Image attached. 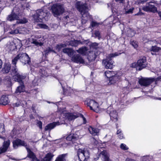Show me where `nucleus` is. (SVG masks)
Returning <instances> with one entry per match:
<instances>
[{
  "label": "nucleus",
  "instance_id": "f257e3e1",
  "mask_svg": "<svg viewBox=\"0 0 161 161\" xmlns=\"http://www.w3.org/2000/svg\"><path fill=\"white\" fill-rule=\"evenodd\" d=\"M75 6L82 15V23L85 24L88 20L91 18V16L89 15L88 12L87 5L86 3L78 1L76 3Z\"/></svg>",
  "mask_w": 161,
  "mask_h": 161
},
{
  "label": "nucleus",
  "instance_id": "f03ea898",
  "mask_svg": "<svg viewBox=\"0 0 161 161\" xmlns=\"http://www.w3.org/2000/svg\"><path fill=\"white\" fill-rule=\"evenodd\" d=\"M50 13L45 10L39 9L36 11V13L33 15V18L35 21L40 22L43 18L48 16Z\"/></svg>",
  "mask_w": 161,
  "mask_h": 161
},
{
  "label": "nucleus",
  "instance_id": "7ed1b4c3",
  "mask_svg": "<svg viewBox=\"0 0 161 161\" xmlns=\"http://www.w3.org/2000/svg\"><path fill=\"white\" fill-rule=\"evenodd\" d=\"M120 54V53H114L110 54L108 55L106 59L103 60V63L106 69H112L113 66L112 58L118 56Z\"/></svg>",
  "mask_w": 161,
  "mask_h": 161
},
{
  "label": "nucleus",
  "instance_id": "20e7f679",
  "mask_svg": "<svg viewBox=\"0 0 161 161\" xmlns=\"http://www.w3.org/2000/svg\"><path fill=\"white\" fill-rule=\"evenodd\" d=\"M19 14L15 13L13 11L11 14L7 16L6 19L10 21L17 20L16 24H25L27 22V21L25 18L20 19Z\"/></svg>",
  "mask_w": 161,
  "mask_h": 161
},
{
  "label": "nucleus",
  "instance_id": "39448f33",
  "mask_svg": "<svg viewBox=\"0 0 161 161\" xmlns=\"http://www.w3.org/2000/svg\"><path fill=\"white\" fill-rule=\"evenodd\" d=\"M51 10L52 14L55 17L60 15L64 11L63 5L59 3L53 4L51 7Z\"/></svg>",
  "mask_w": 161,
  "mask_h": 161
},
{
  "label": "nucleus",
  "instance_id": "423d86ee",
  "mask_svg": "<svg viewBox=\"0 0 161 161\" xmlns=\"http://www.w3.org/2000/svg\"><path fill=\"white\" fill-rule=\"evenodd\" d=\"M77 155L80 161H86L90 157L89 152L87 149H79Z\"/></svg>",
  "mask_w": 161,
  "mask_h": 161
},
{
  "label": "nucleus",
  "instance_id": "0eeeda50",
  "mask_svg": "<svg viewBox=\"0 0 161 161\" xmlns=\"http://www.w3.org/2000/svg\"><path fill=\"white\" fill-rule=\"evenodd\" d=\"M137 62L138 66L136 67V70H141L145 68L147 65L146 58L145 57L141 58Z\"/></svg>",
  "mask_w": 161,
  "mask_h": 161
},
{
  "label": "nucleus",
  "instance_id": "6e6552de",
  "mask_svg": "<svg viewBox=\"0 0 161 161\" xmlns=\"http://www.w3.org/2000/svg\"><path fill=\"white\" fill-rule=\"evenodd\" d=\"M142 9L148 12L155 13L158 12L157 8L154 5L148 3L142 7Z\"/></svg>",
  "mask_w": 161,
  "mask_h": 161
},
{
  "label": "nucleus",
  "instance_id": "1a4fd4ad",
  "mask_svg": "<svg viewBox=\"0 0 161 161\" xmlns=\"http://www.w3.org/2000/svg\"><path fill=\"white\" fill-rule=\"evenodd\" d=\"M87 104L90 109L97 112L99 111V106L98 103L93 100H91L87 102Z\"/></svg>",
  "mask_w": 161,
  "mask_h": 161
},
{
  "label": "nucleus",
  "instance_id": "9d476101",
  "mask_svg": "<svg viewBox=\"0 0 161 161\" xmlns=\"http://www.w3.org/2000/svg\"><path fill=\"white\" fill-rule=\"evenodd\" d=\"M19 60L24 65L26 64H30L31 62L30 58L26 53H19Z\"/></svg>",
  "mask_w": 161,
  "mask_h": 161
},
{
  "label": "nucleus",
  "instance_id": "9b49d317",
  "mask_svg": "<svg viewBox=\"0 0 161 161\" xmlns=\"http://www.w3.org/2000/svg\"><path fill=\"white\" fill-rule=\"evenodd\" d=\"M154 80L152 78H142L139 80V82L142 86H147L153 82Z\"/></svg>",
  "mask_w": 161,
  "mask_h": 161
},
{
  "label": "nucleus",
  "instance_id": "f8f14e48",
  "mask_svg": "<svg viewBox=\"0 0 161 161\" xmlns=\"http://www.w3.org/2000/svg\"><path fill=\"white\" fill-rule=\"evenodd\" d=\"M13 143L14 148L15 149L17 148L18 147L20 146L26 147L27 146V144L25 141L18 139L14 141Z\"/></svg>",
  "mask_w": 161,
  "mask_h": 161
},
{
  "label": "nucleus",
  "instance_id": "ddd939ff",
  "mask_svg": "<svg viewBox=\"0 0 161 161\" xmlns=\"http://www.w3.org/2000/svg\"><path fill=\"white\" fill-rule=\"evenodd\" d=\"M71 60L72 61L77 63L83 64L84 63V59L79 54L74 55L72 57Z\"/></svg>",
  "mask_w": 161,
  "mask_h": 161
},
{
  "label": "nucleus",
  "instance_id": "4468645a",
  "mask_svg": "<svg viewBox=\"0 0 161 161\" xmlns=\"http://www.w3.org/2000/svg\"><path fill=\"white\" fill-rule=\"evenodd\" d=\"M121 78V76L116 74L115 75L109 79L108 84L112 85L115 84L117 82L120 81Z\"/></svg>",
  "mask_w": 161,
  "mask_h": 161
},
{
  "label": "nucleus",
  "instance_id": "2eb2a0df",
  "mask_svg": "<svg viewBox=\"0 0 161 161\" xmlns=\"http://www.w3.org/2000/svg\"><path fill=\"white\" fill-rule=\"evenodd\" d=\"M26 76L20 74L19 73L17 74L16 75L13 76V78L15 81H17L20 83H23L22 80L25 79Z\"/></svg>",
  "mask_w": 161,
  "mask_h": 161
},
{
  "label": "nucleus",
  "instance_id": "dca6fc26",
  "mask_svg": "<svg viewBox=\"0 0 161 161\" xmlns=\"http://www.w3.org/2000/svg\"><path fill=\"white\" fill-rule=\"evenodd\" d=\"M11 69V65L9 63H6L3 65L2 69V72L4 74L9 73Z\"/></svg>",
  "mask_w": 161,
  "mask_h": 161
},
{
  "label": "nucleus",
  "instance_id": "f3484780",
  "mask_svg": "<svg viewBox=\"0 0 161 161\" xmlns=\"http://www.w3.org/2000/svg\"><path fill=\"white\" fill-rule=\"evenodd\" d=\"M100 155L102 157L103 161H111L109 158V154L106 151L104 150L102 152Z\"/></svg>",
  "mask_w": 161,
  "mask_h": 161
},
{
  "label": "nucleus",
  "instance_id": "a211bd4d",
  "mask_svg": "<svg viewBox=\"0 0 161 161\" xmlns=\"http://www.w3.org/2000/svg\"><path fill=\"white\" fill-rule=\"evenodd\" d=\"M26 149L28 152L27 156L31 159L32 161H40L36 157L34 153L32 152L29 148L26 147Z\"/></svg>",
  "mask_w": 161,
  "mask_h": 161
},
{
  "label": "nucleus",
  "instance_id": "6ab92c4d",
  "mask_svg": "<svg viewBox=\"0 0 161 161\" xmlns=\"http://www.w3.org/2000/svg\"><path fill=\"white\" fill-rule=\"evenodd\" d=\"M10 143L9 140L4 142L3 147L0 148V154L5 152L8 148Z\"/></svg>",
  "mask_w": 161,
  "mask_h": 161
},
{
  "label": "nucleus",
  "instance_id": "aec40b11",
  "mask_svg": "<svg viewBox=\"0 0 161 161\" xmlns=\"http://www.w3.org/2000/svg\"><path fill=\"white\" fill-rule=\"evenodd\" d=\"M79 117L78 114L75 113H67L65 114V117L69 121L74 120Z\"/></svg>",
  "mask_w": 161,
  "mask_h": 161
},
{
  "label": "nucleus",
  "instance_id": "412c9836",
  "mask_svg": "<svg viewBox=\"0 0 161 161\" xmlns=\"http://www.w3.org/2000/svg\"><path fill=\"white\" fill-rule=\"evenodd\" d=\"M59 125V122H54L50 123L46 125L45 128V131L50 130L54 128L57 125Z\"/></svg>",
  "mask_w": 161,
  "mask_h": 161
},
{
  "label": "nucleus",
  "instance_id": "4be33fe9",
  "mask_svg": "<svg viewBox=\"0 0 161 161\" xmlns=\"http://www.w3.org/2000/svg\"><path fill=\"white\" fill-rule=\"evenodd\" d=\"M18 24H13L11 28V31L9 32V33L11 34H16L18 33H20V31L18 27L15 29V27Z\"/></svg>",
  "mask_w": 161,
  "mask_h": 161
},
{
  "label": "nucleus",
  "instance_id": "5701e85b",
  "mask_svg": "<svg viewBox=\"0 0 161 161\" xmlns=\"http://www.w3.org/2000/svg\"><path fill=\"white\" fill-rule=\"evenodd\" d=\"M9 102L8 98L6 96L3 95L0 98V104L6 105L8 104Z\"/></svg>",
  "mask_w": 161,
  "mask_h": 161
},
{
  "label": "nucleus",
  "instance_id": "b1692460",
  "mask_svg": "<svg viewBox=\"0 0 161 161\" xmlns=\"http://www.w3.org/2000/svg\"><path fill=\"white\" fill-rule=\"evenodd\" d=\"M116 74L117 73L116 72L113 71H106L105 72L104 75L109 80V79H110V78H111L114 76L115 75H116Z\"/></svg>",
  "mask_w": 161,
  "mask_h": 161
},
{
  "label": "nucleus",
  "instance_id": "393cba45",
  "mask_svg": "<svg viewBox=\"0 0 161 161\" xmlns=\"http://www.w3.org/2000/svg\"><path fill=\"white\" fill-rule=\"evenodd\" d=\"M63 52L67 53L69 56L71 57L73 55L75 51L71 48H65L63 49Z\"/></svg>",
  "mask_w": 161,
  "mask_h": 161
},
{
  "label": "nucleus",
  "instance_id": "a878e982",
  "mask_svg": "<svg viewBox=\"0 0 161 161\" xmlns=\"http://www.w3.org/2000/svg\"><path fill=\"white\" fill-rule=\"evenodd\" d=\"M90 133L93 136L97 135L99 132V130L98 129L92 127H90L88 128Z\"/></svg>",
  "mask_w": 161,
  "mask_h": 161
},
{
  "label": "nucleus",
  "instance_id": "bb28decb",
  "mask_svg": "<svg viewBox=\"0 0 161 161\" xmlns=\"http://www.w3.org/2000/svg\"><path fill=\"white\" fill-rule=\"evenodd\" d=\"M20 84V86H18L16 89L15 92L21 93L25 91V86L23 83Z\"/></svg>",
  "mask_w": 161,
  "mask_h": 161
},
{
  "label": "nucleus",
  "instance_id": "cd10ccee",
  "mask_svg": "<svg viewBox=\"0 0 161 161\" xmlns=\"http://www.w3.org/2000/svg\"><path fill=\"white\" fill-rule=\"evenodd\" d=\"M78 137L76 135L73 134V135L70 134L68 136L66 137V139L67 140L74 141L75 140L77 139Z\"/></svg>",
  "mask_w": 161,
  "mask_h": 161
},
{
  "label": "nucleus",
  "instance_id": "c85d7f7f",
  "mask_svg": "<svg viewBox=\"0 0 161 161\" xmlns=\"http://www.w3.org/2000/svg\"><path fill=\"white\" fill-rule=\"evenodd\" d=\"M19 73L18 71V70L16 68V65H14V66L13 67L11 70V75L14 76V75H16L17 74H18Z\"/></svg>",
  "mask_w": 161,
  "mask_h": 161
},
{
  "label": "nucleus",
  "instance_id": "c756f323",
  "mask_svg": "<svg viewBox=\"0 0 161 161\" xmlns=\"http://www.w3.org/2000/svg\"><path fill=\"white\" fill-rule=\"evenodd\" d=\"M97 55L95 53H90L88 55V59L89 61L94 60L96 58Z\"/></svg>",
  "mask_w": 161,
  "mask_h": 161
},
{
  "label": "nucleus",
  "instance_id": "7c9ffc66",
  "mask_svg": "<svg viewBox=\"0 0 161 161\" xmlns=\"http://www.w3.org/2000/svg\"><path fill=\"white\" fill-rule=\"evenodd\" d=\"M110 115L111 119H112V118H113L116 119V120H117V114L116 111L113 110L112 112H111L110 113Z\"/></svg>",
  "mask_w": 161,
  "mask_h": 161
},
{
  "label": "nucleus",
  "instance_id": "2f4dec72",
  "mask_svg": "<svg viewBox=\"0 0 161 161\" xmlns=\"http://www.w3.org/2000/svg\"><path fill=\"white\" fill-rule=\"evenodd\" d=\"M40 73L41 76L43 77L47 76V72L44 69H41L40 70Z\"/></svg>",
  "mask_w": 161,
  "mask_h": 161
},
{
  "label": "nucleus",
  "instance_id": "473e14b6",
  "mask_svg": "<svg viewBox=\"0 0 161 161\" xmlns=\"http://www.w3.org/2000/svg\"><path fill=\"white\" fill-rule=\"evenodd\" d=\"M18 60H19V54L17 55L13 59H12V64L14 65H16L17 62Z\"/></svg>",
  "mask_w": 161,
  "mask_h": 161
},
{
  "label": "nucleus",
  "instance_id": "72a5a7b5",
  "mask_svg": "<svg viewBox=\"0 0 161 161\" xmlns=\"http://www.w3.org/2000/svg\"><path fill=\"white\" fill-rule=\"evenodd\" d=\"M38 26L41 28L44 29H48L49 30V27L46 25L43 24H38Z\"/></svg>",
  "mask_w": 161,
  "mask_h": 161
},
{
  "label": "nucleus",
  "instance_id": "f704fd0d",
  "mask_svg": "<svg viewBox=\"0 0 161 161\" xmlns=\"http://www.w3.org/2000/svg\"><path fill=\"white\" fill-rule=\"evenodd\" d=\"M160 50L161 48L156 46H152L151 48V50L154 52H158Z\"/></svg>",
  "mask_w": 161,
  "mask_h": 161
},
{
  "label": "nucleus",
  "instance_id": "c9c22d12",
  "mask_svg": "<svg viewBox=\"0 0 161 161\" xmlns=\"http://www.w3.org/2000/svg\"><path fill=\"white\" fill-rule=\"evenodd\" d=\"M44 52L46 55H47L50 52H55L54 50L51 49L50 47H48L46 50H44Z\"/></svg>",
  "mask_w": 161,
  "mask_h": 161
},
{
  "label": "nucleus",
  "instance_id": "e433bc0d",
  "mask_svg": "<svg viewBox=\"0 0 161 161\" xmlns=\"http://www.w3.org/2000/svg\"><path fill=\"white\" fill-rule=\"evenodd\" d=\"M85 48L82 47L79 48L78 50H76V51L80 53L84 54L85 52Z\"/></svg>",
  "mask_w": 161,
  "mask_h": 161
},
{
  "label": "nucleus",
  "instance_id": "4c0bfd02",
  "mask_svg": "<svg viewBox=\"0 0 161 161\" xmlns=\"http://www.w3.org/2000/svg\"><path fill=\"white\" fill-rule=\"evenodd\" d=\"M66 46V45L65 44H61L60 45H57L56 46V49L59 51L61 48L63 47H64Z\"/></svg>",
  "mask_w": 161,
  "mask_h": 161
},
{
  "label": "nucleus",
  "instance_id": "58836bf2",
  "mask_svg": "<svg viewBox=\"0 0 161 161\" xmlns=\"http://www.w3.org/2000/svg\"><path fill=\"white\" fill-rule=\"evenodd\" d=\"M94 35H95V37L99 39L101 38L100 32L98 31H95Z\"/></svg>",
  "mask_w": 161,
  "mask_h": 161
},
{
  "label": "nucleus",
  "instance_id": "ea45409f",
  "mask_svg": "<svg viewBox=\"0 0 161 161\" xmlns=\"http://www.w3.org/2000/svg\"><path fill=\"white\" fill-rule=\"evenodd\" d=\"M36 125L40 129H42V123L41 121L37 120Z\"/></svg>",
  "mask_w": 161,
  "mask_h": 161
},
{
  "label": "nucleus",
  "instance_id": "a19ab883",
  "mask_svg": "<svg viewBox=\"0 0 161 161\" xmlns=\"http://www.w3.org/2000/svg\"><path fill=\"white\" fill-rule=\"evenodd\" d=\"M72 43L73 44H71V45L72 46H77L79 43H81V42L80 41H78L77 40H74L72 42Z\"/></svg>",
  "mask_w": 161,
  "mask_h": 161
},
{
  "label": "nucleus",
  "instance_id": "79ce46f5",
  "mask_svg": "<svg viewBox=\"0 0 161 161\" xmlns=\"http://www.w3.org/2000/svg\"><path fill=\"white\" fill-rule=\"evenodd\" d=\"M134 9V8H131L128 10H125V14H129L132 13Z\"/></svg>",
  "mask_w": 161,
  "mask_h": 161
},
{
  "label": "nucleus",
  "instance_id": "37998d69",
  "mask_svg": "<svg viewBox=\"0 0 161 161\" xmlns=\"http://www.w3.org/2000/svg\"><path fill=\"white\" fill-rule=\"evenodd\" d=\"M99 23L94 21H92L91 23V25L92 27H93L98 25Z\"/></svg>",
  "mask_w": 161,
  "mask_h": 161
},
{
  "label": "nucleus",
  "instance_id": "c03bdc74",
  "mask_svg": "<svg viewBox=\"0 0 161 161\" xmlns=\"http://www.w3.org/2000/svg\"><path fill=\"white\" fill-rule=\"evenodd\" d=\"M120 148L124 150H126L128 149V148L126 146V145L123 143H122L120 146Z\"/></svg>",
  "mask_w": 161,
  "mask_h": 161
},
{
  "label": "nucleus",
  "instance_id": "a18cd8bd",
  "mask_svg": "<svg viewBox=\"0 0 161 161\" xmlns=\"http://www.w3.org/2000/svg\"><path fill=\"white\" fill-rule=\"evenodd\" d=\"M130 44L135 48H136L137 47V42L136 41H130Z\"/></svg>",
  "mask_w": 161,
  "mask_h": 161
},
{
  "label": "nucleus",
  "instance_id": "49530a36",
  "mask_svg": "<svg viewBox=\"0 0 161 161\" xmlns=\"http://www.w3.org/2000/svg\"><path fill=\"white\" fill-rule=\"evenodd\" d=\"M78 115H79V117H80L82 118L83 120V123L85 124L86 123V118L84 117L83 115L81 114H78Z\"/></svg>",
  "mask_w": 161,
  "mask_h": 161
},
{
  "label": "nucleus",
  "instance_id": "de8ad7c7",
  "mask_svg": "<svg viewBox=\"0 0 161 161\" xmlns=\"http://www.w3.org/2000/svg\"><path fill=\"white\" fill-rule=\"evenodd\" d=\"M147 0H139L136 2V3L138 4H140V3H143L145 2H146Z\"/></svg>",
  "mask_w": 161,
  "mask_h": 161
},
{
  "label": "nucleus",
  "instance_id": "09e8293b",
  "mask_svg": "<svg viewBox=\"0 0 161 161\" xmlns=\"http://www.w3.org/2000/svg\"><path fill=\"white\" fill-rule=\"evenodd\" d=\"M131 66L132 68H136V67L138 66L137 62V63H132L131 64Z\"/></svg>",
  "mask_w": 161,
  "mask_h": 161
},
{
  "label": "nucleus",
  "instance_id": "8fccbe9b",
  "mask_svg": "<svg viewBox=\"0 0 161 161\" xmlns=\"http://www.w3.org/2000/svg\"><path fill=\"white\" fill-rule=\"evenodd\" d=\"M152 79H154V81H161V76L158 77L157 78H152Z\"/></svg>",
  "mask_w": 161,
  "mask_h": 161
},
{
  "label": "nucleus",
  "instance_id": "3c124183",
  "mask_svg": "<svg viewBox=\"0 0 161 161\" xmlns=\"http://www.w3.org/2000/svg\"><path fill=\"white\" fill-rule=\"evenodd\" d=\"M21 103L19 101H18L17 102L14 104V106L15 107H18L20 105Z\"/></svg>",
  "mask_w": 161,
  "mask_h": 161
},
{
  "label": "nucleus",
  "instance_id": "603ef678",
  "mask_svg": "<svg viewBox=\"0 0 161 161\" xmlns=\"http://www.w3.org/2000/svg\"><path fill=\"white\" fill-rule=\"evenodd\" d=\"M144 14L143 13H142V12H141V10L140 9L139 12L137 14H136V15H144Z\"/></svg>",
  "mask_w": 161,
  "mask_h": 161
},
{
  "label": "nucleus",
  "instance_id": "864d4df0",
  "mask_svg": "<svg viewBox=\"0 0 161 161\" xmlns=\"http://www.w3.org/2000/svg\"><path fill=\"white\" fill-rule=\"evenodd\" d=\"M68 19H69V17L68 15H67L64 17V20L65 22H68Z\"/></svg>",
  "mask_w": 161,
  "mask_h": 161
},
{
  "label": "nucleus",
  "instance_id": "5fc2aeb1",
  "mask_svg": "<svg viewBox=\"0 0 161 161\" xmlns=\"http://www.w3.org/2000/svg\"><path fill=\"white\" fill-rule=\"evenodd\" d=\"M5 80H6L9 81H10L11 80V77L9 76H7L5 77Z\"/></svg>",
  "mask_w": 161,
  "mask_h": 161
},
{
  "label": "nucleus",
  "instance_id": "6e6d98bb",
  "mask_svg": "<svg viewBox=\"0 0 161 161\" xmlns=\"http://www.w3.org/2000/svg\"><path fill=\"white\" fill-rule=\"evenodd\" d=\"M118 136L120 139H122L123 138V136L122 134L118 135Z\"/></svg>",
  "mask_w": 161,
  "mask_h": 161
},
{
  "label": "nucleus",
  "instance_id": "4d7b16f0",
  "mask_svg": "<svg viewBox=\"0 0 161 161\" xmlns=\"http://www.w3.org/2000/svg\"><path fill=\"white\" fill-rule=\"evenodd\" d=\"M117 2H119V3H123L124 1V0H115Z\"/></svg>",
  "mask_w": 161,
  "mask_h": 161
},
{
  "label": "nucleus",
  "instance_id": "13d9d810",
  "mask_svg": "<svg viewBox=\"0 0 161 161\" xmlns=\"http://www.w3.org/2000/svg\"><path fill=\"white\" fill-rule=\"evenodd\" d=\"M125 161H135V160L134 159L127 158L126 159Z\"/></svg>",
  "mask_w": 161,
  "mask_h": 161
},
{
  "label": "nucleus",
  "instance_id": "bf43d9fd",
  "mask_svg": "<svg viewBox=\"0 0 161 161\" xmlns=\"http://www.w3.org/2000/svg\"><path fill=\"white\" fill-rule=\"evenodd\" d=\"M33 43L36 45H38L39 44V42H37L36 41H34L33 42Z\"/></svg>",
  "mask_w": 161,
  "mask_h": 161
},
{
  "label": "nucleus",
  "instance_id": "052dcab7",
  "mask_svg": "<svg viewBox=\"0 0 161 161\" xmlns=\"http://www.w3.org/2000/svg\"><path fill=\"white\" fill-rule=\"evenodd\" d=\"M2 64H3L2 61V60L1 59H0V69L2 67Z\"/></svg>",
  "mask_w": 161,
  "mask_h": 161
},
{
  "label": "nucleus",
  "instance_id": "680f3d73",
  "mask_svg": "<svg viewBox=\"0 0 161 161\" xmlns=\"http://www.w3.org/2000/svg\"><path fill=\"white\" fill-rule=\"evenodd\" d=\"M121 130H117V134L118 135L119 134H121Z\"/></svg>",
  "mask_w": 161,
  "mask_h": 161
},
{
  "label": "nucleus",
  "instance_id": "e2e57ef3",
  "mask_svg": "<svg viewBox=\"0 0 161 161\" xmlns=\"http://www.w3.org/2000/svg\"><path fill=\"white\" fill-rule=\"evenodd\" d=\"M92 46H97L98 44L96 43H94L92 44Z\"/></svg>",
  "mask_w": 161,
  "mask_h": 161
},
{
  "label": "nucleus",
  "instance_id": "0e129e2a",
  "mask_svg": "<svg viewBox=\"0 0 161 161\" xmlns=\"http://www.w3.org/2000/svg\"><path fill=\"white\" fill-rule=\"evenodd\" d=\"M158 13V14L159 15V17L161 18V12L160 11H159V12H157Z\"/></svg>",
  "mask_w": 161,
  "mask_h": 161
},
{
  "label": "nucleus",
  "instance_id": "69168bd1",
  "mask_svg": "<svg viewBox=\"0 0 161 161\" xmlns=\"http://www.w3.org/2000/svg\"><path fill=\"white\" fill-rule=\"evenodd\" d=\"M91 141L95 142H97L96 140L94 138H92Z\"/></svg>",
  "mask_w": 161,
  "mask_h": 161
},
{
  "label": "nucleus",
  "instance_id": "338daca9",
  "mask_svg": "<svg viewBox=\"0 0 161 161\" xmlns=\"http://www.w3.org/2000/svg\"><path fill=\"white\" fill-rule=\"evenodd\" d=\"M43 43H42V42H39V44L38 45L41 46L43 45Z\"/></svg>",
  "mask_w": 161,
  "mask_h": 161
},
{
  "label": "nucleus",
  "instance_id": "774afa93",
  "mask_svg": "<svg viewBox=\"0 0 161 161\" xmlns=\"http://www.w3.org/2000/svg\"><path fill=\"white\" fill-rule=\"evenodd\" d=\"M75 148L76 149H77V148H78V145H75Z\"/></svg>",
  "mask_w": 161,
  "mask_h": 161
}]
</instances>
